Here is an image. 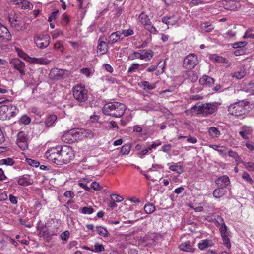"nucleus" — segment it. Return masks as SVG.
I'll use <instances>...</instances> for the list:
<instances>
[{
  "instance_id": "obj_10",
  "label": "nucleus",
  "mask_w": 254,
  "mask_h": 254,
  "mask_svg": "<svg viewBox=\"0 0 254 254\" xmlns=\"http://www.w3.org/2000/svg\"><path fill=\"white\" fill-rule=\"evenodd\" d=\"M8 21L12 28L17 31L23 30L25 29L24 23L15 14L13 17H9Z\"/></svg>"
},
{
  "instance_id": "obj_62",
  "label": "nucleus",
  "mask_w": 254,
  "mask_h": 254,
  "mask_svg": "<svg viewBox=\"0 0 254 254\" xmlns=\"http://www.w3.org/2000/svg\"><path fill=\"white\" fill-rule=\"evenodd\" d=\"M214 61L216 62H219V63H227L228 61L225 58H223L221 56H216L214 59Z\"/></svg>"
},
{
  "instance_id": "obj_50",
  "label": "nucleus",
  "mask_w": 254,
  "mask_h": 254,
  "mask_svg": "<svg viewBox=\"0 0 254 254\" xmlns=\"http://www.w3.org/2000/svg\"><path fill=\"white\" fill-rule=\"evenodd\" d=\"M0 163L1 164H4L6 165L11 166V165H13L14 161H13V160L12 159L10 158H7L6 159H2L0 161Z\"/></svg>"
},
{
  "instance_id": "obj_53",
  "label": "nucleus",
  "mask_w": 254,
  "mask_h": 254,
  "mask_svg": "<svg viewBox=\"0 0 254 254\" xmlns=\"http://www.w3.org/2000/svg\"><path fill=\"white\" fill-rule=\"evenodd\" d=\"M139 64L137 63H133L131 66L129 67L127 72L128 73H132L135 71L136 69L139 68Z\"/></svg>"
},
{
  "instance_id": "obj_17",
  "label": "nucleus",
  "mask_w": 254,
  "mask_h": 254,
  "mask_svg": "<svg viewBox=\"0 0 254 254\" xmlns=\"http://www.w3.org/2000/svg\"><path fill=\"white\" fill-rule=\"evenodd\" d=\"M12 105H2L0 107V118L3 120H9L10 111Z\"/></svg>"
},
{
  "instance_id": "obj_35",
  "label": "nucleus",
  "mask_w": 254,
  "mask_h": 254,
  "mask_svg": "<svg viewBox=\"0 0 254 254\" xmlns=\"http://www.w3.org/2000/svg\"><path fill=\"white\" fill-rule=\"evenodd\" d=\"M13 2L15 4H19L20 3L22 5V8L24 9H30L31 6L32 7V4L26 0H20V2H16L15 1H14Z\"/></svg>"
},
{
  "instance_id": "obj_46",
  "label": "nucleus",
  "mask_w": 254,
  "mask_h": 254,
  "mask_svg": "<svg viewBox=\"0 0 254 254\" xmlns=\"http://www.w3.org/2000/svg\"><path fill=\"white\" fill-rule=\"evenodd\" d=\"M26 161L29 165L33 167H37L40 165V163L38 161L30 158H26Z\"/></svg>"
},
{
  "instance_id": "obj_24",
  "label": "nucleus",
  "mask_w": 254,
  "mask_h": 254,
  "mask_svg": "<svg viewBox=\"0 0 254 254\" xmlns=\"http://www.w3.org/2000/svg\"><path fill=\"white\" fill-rule=\"evenodd\" d=\"M123 38L124 37L122 36L120 31H117L110 35L108 42L111 44H114L120 40H122Z\"/></svg>"
},
{
  "instance_id": "obj_59",
  "label": "nucleus",
  "mask_w": 254,
  "mask_h": 254,
  "mask_svg": "<svg viewBox=\"0 0 254 254\" xmlns=\"http://www.w3.org/2000/svg\"><path fill=\"white\" fill-rule=\"evenodd\" d=\"M90 188L93 189L95 190H100L102 189L99 184L96 182H93L91 183Z\"/></svg>"
},
{
  "instance_id": "obj_49",
  "label": "nucleus",
  "mask_w": 254,
  "mask_h": 254,
  "mask_svg": "<svg viewBox=\"0 0 254 254\" xmlns=\"http://www.w3.org/2000/svg\"><path fill=\"white\" fill-rule=\"evenodd\" d=\"M31 119L27 115L22 116L19 120V122L23 124L28 125L30 123Z\"/></svg>"
},
{
  "instance_id": "obj_64",
  "label": "nucleus",
  "mask_w": 254,
  "mask_h": 254,
  "mask_svg": "<svg viewBox=\"0 0 254 254\" xmlns=\"http://www.w3.org/2000/svg\"><path fill=\"white\" fill-rule=\"evenodd\" d=\"M171 149V145L170 144H165L162 147V150L166 153L169 152Z\"/></svg>"
},
{
  "instance_id": "obj_19",
  "label": "nucleus",
  "mask_w": 254,
  "mask_h": 254,
  "mask_svg": "<svg viewBox=\"0 0 254 254\" xmlns=\"http://www.w3.org/2000/svg\"><path fill=\"white\" fill-rule=\"evenodd\" d=\"M33 181L30 179V176L27 174L20 177L18 180V183L19 185L26 186L32 184Z\"/></svg>"
},
{
  "instance_id": "obj_39",
  "label": "nucleus",
  "mask_w": 254,
  "mask_h": 254,
  "mask_svg": "<svg viewBox=\"0 0 254 254\" xmlns=\"http://www.w3.org/2000/svg\"><path fill=\"white\" fill-rule=\"evenodd\" d=\"M17 52L18 56L20 58H21L24 59L25 60L29 62L31 57H30L27 54H26L22 50H21L18 48L17 49Z\"/></svg>"
},
{
  "instance_id": "obj_55",
  "label": "nucleus",
  "mask_w": 254,
  "mask_h": 254,
  "mask_svg": "<svg viewBox=\"0 0 254 254\" xmlns=\"http://www.w3.org/2000/svg\"><path fill=\"white\" fill-rule=\"evenodd\" d=\"M94 211L92 207H83L81 209V212L83 214H91Z\"/></svg>"
},
{
  "instance_id": "obj_11",
  "label": "nucleus",
  "mask_w": 254,
  "mask_h": 254,
  "mask_svg": "<svg viewBox=\"0 0 254 254\" xmlns=\"http://www.w3.org/2000/svg\"><path fill=\"white\" fill-rule=\"evenodd\" d=\"M219 231L224 245L227 247L228 249H230L231 247L230 241L231 235L230 232L228 231V227L226 225H224L223 227H220L219 228Z\"/></svg>"
},
{
  "instance_id": "obj_8",
  "label": "nucleus",
  "mask_w": 254,
  "mask_h": 254,
  "mask_svg": "<svg viewBox=\"0 0 254 254\" xmlns=\"http://www.w3.org/2000/svg\"><path fill=\"white\" fill-rule=\"evenodd\" d=\"M198 64L197 56L190 54L187 56L184 60L183 66L188 69H192Z\"/></svg>"
},
{
  "instance_id": "obj_52",
  "label": "nucleus",
  "mask_w": 254,
  "mask_h": 254,
  "mask_svg": "<svg viewBox=\"0 0 254 254\" xmlns=\"http://www.w3.org/2000/svg\"><path fill=\"white\" fill-rule=\"evenodd\" d=\"M215 221L216 222L217 226L219 227V228L220 227H223L224 225H226L224 222L223 219L218 215L216 216Z\"/></svg>"
},
{
  "instance_id": "obj_4",
  "label": "nucleus",
  "mask_w": 254,
  "mask_h": 254,
  "mask_svg": "<svg viewBox=\"0 0 254 254\" xmlns=\"http://www.w3.org/2000/svg\"><path fill=\"white\" fill-rule=\"evenodd\" d=\"M248 105L243 101H239L230 105L228 108L229 113L235 116H240L248 112Z\"/></svg>"
},
{
  "instance_id": "obj_40",
  "label": "nucleus",
  "mask_w": 254,
  "mask_h": 254,
  "mask_svg": "<svg viewBox=\"0 0 254 254\" xmlns=\"http://www.w3.org/2000/svg\"><path fill=\"white\" fill-rule=\"evenodd\" d=\"M130 145L129 144H126L122 147L121 149V153L123 155H127L130 152Z\"/></svg>"
},
{
  "instance_id": "obj_43",
  "label": "nucleus",
  "mask_w": 254,
  "mask_h": 254,
  "mask_svg": "<svg viewBox=\"0 0 254 254\" xmlns=\"http://www.w3.org/2000/svg\"><path fill=\"white\" fill-rule=\"evenodd\" d=\"M245 168L247 169L249 171H254V163L252 162H245L243 163Z\"/></svg>"
},
{
  "instance_id": "obj_20",
  "label": "nucleus",
  "mask_w": 254,
  "mask_h": 254,
  "mask_svg": "<svg viewBox=\"0 0 254 254\" xmlns=\"http://www.w3.org/2000/svg\"><path fill=\"white\" fill-rule=\"evenodd\" d=\"M199 82L202 85L209 87L214 84V79L210 76L204 75L199 79Z\"/></svg>"
},
{
  "instance_id": "obj_58",
  "label": "nucleus",
  "mask_w": 254,
  "mask_h": 254,
  "mask_svg": "<svg viewBox=\"0 0 254 254\" xmlns=\"http://www.w3.org/2000/svg\"><path fill=\"white\" fill-rule=\"evenodd\" d=\"M69 21V17L66 15L64 14L62 16V18L61 22V24L65 26V25H67Z\"/></svg>"
},
{
  "instance_id": "obj_38",
  "label": "nucleus",
  "mask_w": 254,
  "mask_h": 254,
  "mask_svg": "<svg viewBox=\"0 0 254 254\" xmlns=\"http://www.w3.org/2000/svg\"><path fill=\"white\" fill-rule=\"evenodd\" d=\"M144 209L146 213L150 214L155 210V207L153 204L147 203L145 205Z\"/></svg>"
},
{
  "instance_id": "obj_33",
  "label": "nucleus",
  "mask_w": 254,
  "mask_h": 254,
  "mask_svg": "<svg viewBox=\"0 0 254 254\" xmlns=\"http://www.w3.org/2000/svg\"><path fill=\"white\" fill-rule=\"evenodd\" d=\"M138 85L144 90L147 89L148 90H152L156 87L155 84H150L148 81H146L141 82L138 84Z\"/></svg>"
},
{
  "instance_id": "obj_12",
  "label": "nucleus",
  "mask_w": 254,
  "mask_h": 254,
  "mask_svg": "<svg viewBox=\"0 0 254 254\" xmlns=\"http://www.w3.org/2000/svg\"><path fill=\"white\" fill-rule=\"evenodd\" d=\"M11 66L19 71L21 75L25 74V63L18 58L13 59L10 62Z\"/></svg>"
},
{
  "instance_id": "obj_34",
  "label": "nucleus",
  "mask_w": 254,
  "mask_h": 254,
  "mask_svg": "<svg viewBox=\"0 0 254 254\" xmlns=\"http://www.w3.org/2000/svg\"><path fill=\"white\" fill-rule=\"evenodd\" d=\"M174 16L170 17H163L162 18V21L163 23L168 25H174L177 23V20H174Z\"/></svg>"
},
{
  "instance_id": "obj_32",
  "label": "nucleus",
  "mask_w": 254,
  "mask_h": 254,
  "mask_svg": "<svg viewBox=\"0 0 254 254\" xmlns=\"http://www.w3.org/2000/svg\"><path fill=\"white\" fill-rule=\"evenodd\" d=\"M96 230L98 232V234L104 237H107L110 236V233L108 232L106 228L103 227L101 226H97Z\"/></svg>"
},
{
  "instance_id": "obj_21",
  "label": "nucleus",
  "mask_w": 254,
  "mask_h": 254,
  "mask_svg": "<svg viewBox=\"0 0 254 254\" xmlns=\"http://www.w3.org/2000/svg\"><path fill=\"white\" fill-rule=\"evenodd\" d=\"M222 4L223 7L226 10H235L237 8V3L234 0H224L222 1Z\"/></svg>"
},
{
  "instance_id": "obj_47",
  "label": "nucleus",
  "mask_w": 254,
  "mask_h": 254,
  "mask_svg": "<svg viewBox=\"0 0 254 254\" xmlns=\"http://www.w3.org/2000/svg\"><path fill=\"white\" fill-rule=\"evenodd\" d=\"M188 78L192 82H194L197 80L198 77L193 71H190L188 72Z\"/></svg>"
},
{
  "instance_id": "obj_41",
  "label": "nucleus",
  "mask_w": 254,
  "mask_h": 254,
  "mask_svg": "<svg viewBox=\"0 0 254 254\" xmlns=\"http://www.w3.org/2000/svg\"><path fill=\"white\" fill-rule=\"evenodd\" d=\"M169 169L173 171L176 172L179 174H181L183 172V169L181 166H178L177 165H172L170 166Z\"/></svg>"
},
{
  "instance_id": "obj_25",
  "label": "nucleus",
  "mask_w": 254,
  "mask_h": 254,
  "mask_svg": "<svg viewBox=\"0 0 254 254\" xmlns=\"http://www.w3.org/2000/svg\"><path fill=\"white\" fill-rule=\"evenodd\" d=\"M140 51L141 52L140 59L141 60H149L154 55V52L151 49L148 50H142Z\"/></svg>"
},
{
  "instance_id": "obj_63",
  "label": "nucleus",
  "mask_w": 254,
  "mask_h": 254,
  "mask_svg": "<svg viewBox=\"0 0 254 254\" xmlns=\"http://www.w3.org/2000/svg\"><path fill=\"white\" fill-rule=\"evenodd\" d=\"M69 233L68 231H66L62 233L61 235V238L64 241H66L69 238Z\"/></svg>"
},
{
  "instance_id": "obj_22",
  "label": "nucleus",
  "mask_w": 254,
  "mask_h": 254,
  "mask_svg": "<svg viewBox=\"0 0 254 254\" xmlns=\"http://www.w3.org/2000/svg\"><path fill=\"white\" fill-rule=\"evenodd\" d=\"M252 131L253 129L251 127L245 126L241 128L239 134L243 139H248V135L251 134Z\"/></svg>"
},
{
  "instance_id": "obj_45",
  "label": "nucleus",
  "mask_w": 254,
  "mask_h": 254,
  "mask_svg": "<svg viewBox=\"0 0 254 254\" xmlns=\"http://www.w3.org/2000/svg\"><path fill=\"white\" fill-rule=\"evenodd\" d=\"M120 33L122 34V36L124 38L133 35L134 31L133 30L129 29L127 30H123L122 32H120Z\"/></svg>"
},
{
  "instance_id": "obj_31",
  "label": "nucleus",
  "mask_w": 254,
  "mask_h": 254,
  "mask_svg": "<svg viewBox=\"0 0 254 254\" xmlns=\"http://www.w3.org/2000/svg\"><path fill=\"white\" fill-rule=\"evenodd\" d=\"M208 134L212 138H216L220 136V132L215 127H211L208 129Z\"/></svg>"
},
{
  "instance_id": "obj_61",
  "label": "nucleus",
  "mask_w": 254,
  "mask_h": 254,
  "mask_svg": "<svg viewBox=\"0 0 254 254\" xmlns=\"http://www.w3.org/2000/svg\"><path fill=\"white\" fill-rule=\"evenodd\" d=\"M145 27L148 31L152 33H155L157 31L155 27L152 25L151 24H149L148 25L145 26Z\"/></svg>"
},
{
  "instance_id": "obj_15",
  "label": "nucleus",
  "mask_w": 254,
  "mask_h": 254,
  "mask_svg": "<svg viewBox=\"0 0 254 254\" xmlns=\"http://www.w3.org/2000/svg\"><path fill=\"white\" fill-rule=\"evenodd\" d=\"M12 36L8 29L4 25L0 27V40L3 42L11 41Z\"/></svg>"
},
{
  "instance_id": "obj_3",
  "label": "nucleus",
  "mask_w": 254,
  "mask_h": 254,
  "mask_svg": "<svg viewBox=\"0 0 254 254\" xmlns=\"http://www.w3.org/2000/svg\"><path fill=\"white\" fill-rule=\"evenodd\" d=\"M192 109L198 114L206 116L215 112L217 110V107L211 103L197 104L193 106Z\"/></svg>"
},
{
  "instance_id": "obj_48",
  "label": "nucleus",
  "mask_w": 254,
  "mask_h": 254,
  "mask_svg": "<svg viewBox=\"0 0 254 254\" xmlns=\"http://www.w3.org/2000/svg\"><path fill=\"white\" fill-rule=\"evenodd\" d=\"M242 177L244 180L250 184H252L253 183V180L251 178L250 175L246 172H244L243 173Z\"/></svg>"
},
{
  "instance_id": "obj_51",
  "label": "nucleus",
  "mask_w": 254,
  "mask_h": 254,
  "mask_svg": "<svg viewBox=\"0 0 254 254\" xmlns=\"http://www.w3.org/2000/svg\"><path fill=\"white\" fill-rule=\"evenodd\" d=\"M111 199L112 200L116 202H120L123 200V198L118 195L115 194H112L110 195Z\"/></svg>"
},
{
  "instance_id": "obj_7",
  "label": "nucleus",
  "mask_w": 254,
  "mask_h": 254,
  "mask_svg": "<svg viewBox=\"0 0 254 254\" xmlns=\"http://www.w3.org/2000/svg\"><path fill=\"white\" fill-rule=\"evenodd\" d=\"M46 157L57 165H60V146H57L48 150L45 153Z\"/></svg>"
},
{
  "instance_id": "obj_2",
  "label": "nucleus",
  "mask_w": 254,
  "mask_h": 254,
  "mask_svg": "<svg viewBox=\"0 0 254 254\" xmlns=\"http://www.w3.org/2000/svg\"><path fill=\"white\" fill-rule=\"evenodd\" d=\"M90 132L89 130L83 129H71L63 134L61 139L65 143H72L87 137L90 135Z\"/></svg>"
},
{
  "instance_id": "obj_54",
  "label": "nucleus",
  "mask_w": 254,
  "mask_h": 254,
  "mask_svg": "<svg viewBox=\"0 0 254 254\" xmlns=\"http://www.w3.org/2000/svg\"><path fill=\"white\" fill-rule=\"evenodd\" d=\"M247 44V42L245 41H241L235 43L233 44L232 46L234 48L236 49L238 48H242L245 47Z\"/></svg>"
},
{
  "instance_id": "obj_14",
  "label": "nucleus",
  "mask_w": 254,
  "mask_h": 254,
  "mask_svg": "<svg viewBox=\"0 0 254 254\" xmlns=\"http://www.w3.org/2000/svg\"><path fill=\"white\" fill-rule=\"evenodd\" d=\"M65 70L54 68L51 70L49 76L53 80H58L63 78Z\"/></svg>"
},
{
  "instance_id": "obj_27",
  "label": "nucleus",
  "mask_w": 254,
  "mask_h": 254,
  "mask_svg": "<svg viewBox=\"0 0 254 254\" xmlns=\"http://www.w3.org/2000/svg\"><path fill=\"white\" fill-rule=\"evenodd\" d=\"M246 74L245 69L240 68L238 71L231 73L230 75L233 78L236 79H241L243 78Z\"/></svg>"
},
{
  "instance_id": "obj_26",
  "label": "nucleus",
  "mask_w": 254,
  "mask_h": 254,
  "mask_svg": "<svg viewBox=\"0 0 254 254\" xmlns=\"http://www.w3.org/2000/svg\"><path fill=\"white\" fill-rule=\"evenodd\" d=\"M51 62V60H49L46 58H31L29 61L30 63L36 64H40L41 65H47Z\"/></svg>"
},
{
  "instance_id": "obj_42",
  "label": "nucleus",
  "mask_w": 254,
  "mask_h": 254,
  "mask_svg": "<svg viewBox=\"0 0 254 254\" xmlns=\"http://www.w3.org/2000/svg\"><path fill=\"white\" fill-rule=\"evenodd\" d=\"M209 147L217 151L220 154H222L226 151V148L223 146H220L216 145H210Z\"/></svg>"
},
{
  "instance_id": "obj_28",
  "label": "nucleus",
  "mask_w": 254,
  "mask_h": 254,
  "mask_svg": "<svg viewBox=\"0 0 254 254\" xmlns=\"http://www.w3.org/2000/svg\"><path fill=\"white\" fill-rule=\"evenodd\" d=\"M99 44L97 46V51L101 54H105L107 50V43L104 41H101V38H99Z\"/></svg>"
},
{
  "instance_id": "obj_57",
  "label": "nucleus",
  "mask_w": 254,
  "mask_h": 254,
  "mask_svg": "<svg viewBox=\"0 0 254 254\" xmlns=\"http://www.w3.org/2000/svg\"><path fill=\"white\" fill-rule=\"evenodd\" d=\"M94 249V251L96 252H102L105 250L104 246L102 244H99V243H96L95 244Z\"/></svg>"
},
{
  "instance_id": "obj_44",
  "label": "nucleus",
  "mask_w": 254,
  "mask_h": 254,
  "mask_svg": "<svg viewBox=\"0 0 254 254\" xmlns=\"http://www.w3.org/2000/svg\"><path fill=\"white\" fill-rule=\"evenodd\" d=\"M18 112H19V110L17 108V107L14 105H12L11 107V110L10 111V114L8 115V116H9V119L11 117H15Z\"/></svg>"
},
{
  "instance_id": "obj_1",
  "label": "nucleus",
  "mask_w": 254,
  "mask_h": 254,
  "mask_svg": "<svg viewBox=\"0 0 254 254\" xmlns=\"http://www.w3.org/2000/svg\"><path fill=\"white\" fill-rule=\"evenodd\" d=\"M126 110V106L118 102H109L104 105L102 108L103 113L107 116L114 118H120Z\"/></svg>"
},
{
  "instance_id": "obj_18",
  "label": "nucleus",
  "mask_w": 254,
  "mask_h": 254,
  "mask_svg": "<svg viewBox=\"0 0 254 254\" xmlns=\"http://www.w3.org/2000/svg\"><path fill=\"white\" fill-rule=\"evenodd\" d=\"M215 183L219 187L224 189L230 184V182L227 176L223 175L218 177L215 180Z\"/></svg>"
},
{
  "instance_id": "obj_37",
  "label": "nucleus",
  "mask_w": 254,
  "mask_h": 254,
  "mask_svg": "<svg viewBox=\"0 0 254 254\" xmlns=\"http://www.w3.org/2000/svg\"><path fill=\"white\" fill-rule=\"evenodd\" d=\"M57 116L55 115H50L45 122V125L47 127H50L57 120Z\"/></svg>"
},
{
  "instance_id": "obj_13",
  "label": "nucleus",
  "mask_w": 254,
  "mask_h": 254,
  "mask_svg": "<svg viewBox=\"0 0 254 254\" xmlns=\"http://www.w3.org/2000/svg\"><path fill=\"white\" fill-rule=\"evenodd\" d=\"M17 144L19 148L25 150L28 147L27 136L23 131H20L17 135Z\"/></svg>"
},
{
  "instance_id": "obj_60",
  "label": "nucleus",
  "mask_w": 254,
  "mask_h": 254,
  "mask_svg": "<svg viewBox=\"0 0 254 254\" xmlns=\"http://www.w3.org/2000/svg\"><path fill=\"white\" fill-rule=\"evenodd\" d=\"M246 91L250 94L254 95V83L249 84L246 88Z\"/></svg>"
},
{
  "instance_id": "obj_29",
  "label": "nucleus",
  "mask_w": 254,
  "mask_h": 254,
  "mask_svg": "<svg viewBox=\"0 0 254 254\" xmlns=\"http://www.w3.org/2000/svg\"><path fill=\"white\" fill-rule=\"evenodd\" d=\"M139 20L144 26L148 25L149 24H151L148 16L145 14L144 12H142L139 16Z\"/></svg>"
},
{
  "instance_id": "obj_6",
  "label": "nucleus",
  "mask_w": 254,
  "mask_h": 254,
  "mask_svg": "<svg viewBox=\"0 0 254 254\" xmlns=\"http://www.w3.org/2000/svg\"><path fill=\"white\" fill-rule=\"evenodd\" d=\"M72 92L74 99L78 102H84L88 99V91L85 87L81 85L74 86Z\"/></svg>"
},
{
  "instance_id": "obj_56",
  "label": "nucleus",
  "mask_w": 254,
  "mask_h": 254,
  "mask_svg": "<svg viewBox=\"0 0 254 254\" xmlns=\"http://www.w3.org/2000/svg\"><path fill=\"white\" fill-rule=\"evenodd\" d=\"M59 16V11H56L52 12L48 18V21L51 22L53 20L56 19Z\"/></svg>"
},
{
  "instance_id": "obj_16",
  "label": "nucleus",
  "mask_w": 254,
  "mask_h": 254,
  "mask_svg": "<svg viewBox=\"0 0 254 254\" xmlns=\"http://www.w3.org/2000/svg\"><path fill=\"white\" fill-rule=\"evenodd\" d=\"M160 236L155 233H148L144 237V241L146 242L147 245H154L160 239Z\"/></svg>"
},
{
  "instance_id": "obj_30",
  "label": "nucleus",
  "mask_w": 254,
  "mask_h": 254,
  "mask_svg": "<svg viewBox=\"0 0 254 254\" xmlns=\"http://www.w3.org/2000/svg\"><path fill=\"white\" fill-rule=\"evenodd\" d=\"M226 193V191L224 189L218 188L213 191V196L216 198H219L224 196Z\"/></svg>"
},
{
  "instance_id": "obj_23",
  "label": "nucleus",
  "mask_w": 254,
  "mask_h": 254,
  "mask_svg": "<svg viewBox=\"0 0 254 254\" xmlns=\"http://www.w3.org/2000/svg\"><path fill=\"white\" fill-rule=\"evenodd\" d=\"M179 248L183 251L187 252H193L195 250L189 241L182 243L179 246Z\"/></svg>"
},
{
  "instance_id": "obj_5",
  "label": "nucleus",
  "mask_w": 254,
  "mask_h": 254,
  "mask_svg": "<svg viewBox=\"0 0 254 254\" xmlns=\"http://www.w3.org/2000/svg\"><path fill=\"white\" fill-rule=\"evenodd\" d=\"M74 157V154L71 147L67 145L60 146V159L59 160L60 165L68 163Z\"/></svg>"
},
{
  "instance_id": "obj_36",
  "label": "nucleus",
  "mask_w": 254,
  "mask_h": 254,
  "mask_svg": "<svg viewBox=\"0 0 254 254\" xmlns=\"http://www.w3.org/2000/svg\"><path fill=\"white\" fill-rule=\"evenodd\" d=\"M210 242V240L207 239L203 240L198 244V248L201 250H204L211 246Z\"/></svg>"
},
{
  "instance_id": "obj_9",
  "label": "nucleus",
  "mask_w": 254,
  "mask_h": 254,
  "mask_svg": "<svg viewBox=\"0 0 254 254\" xmlns=\"http://www.w3.org/2000/svg\"><path fill=\"white\" fill-rule=\"evenodd\" d=\"M50 38L48 35L38 34L35 36L34 40L37 46L44 49L47 47L50 44Z\"/></svg>"
}]
</instances>
